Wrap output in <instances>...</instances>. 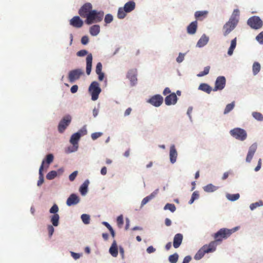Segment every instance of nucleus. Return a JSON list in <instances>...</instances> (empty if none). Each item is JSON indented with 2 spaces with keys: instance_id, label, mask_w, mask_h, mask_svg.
Listing matches in <instances>:
<instances>
[{
  "instance_id": "obj_1",
  "label": "nucleus",
  "mask_w": 263,
  "mask_h": 263,
  "mask_svg": "<svg viewBox=\"0 0 263 263\" xmlns=\"http://www.w3.org/2000/svg\"><path fill=\"white\" fill-rule=\"evenodd\" d=\"M238 229V227H235L232 229L222 228L214 234L213 237L215 240L219 244L222 242L223 239L228 238Z\"/></svg>"
},
{
  "instance_id": "obj_2",
  "label": "nucleus",
  "mask_w": 263,
  "mask_h": 263,
  "mask_svg": "<svg viewBox=\"0 0 263 263\" xmlns=\"http://www.w3.org/2000/svg\"><path fill=\"white\" fill-rule=\"evenodd\" d=\"M136 7V4L133 1H129L126 3L123 8L120 7L119 8L118 12V17L120 19L124 18L126 13H129L135 9Z\"/></svg>"
},
{
  "instance_id": "obj_3",
  "label": "nucleus",
  "mask_w": 263,
  "mask_h": 263,
  "mask_svg": "<svg viewBox=\"0 0 263 263\" xmlns=\"http://www.w3.org/2000/svg\"><path fill=\"white\" fill-rule=\"evenodd\" d=\"M104 13L103 12H98L97 10H92L88 14L86 20V23L90 25L94 23L101 22L103 17Z\"/></svg>"
},
{
  "instance_id": "obj_4",
  "label": "nucleus",
  "mask_w": 263,
  "mask_h": 263,
  "mask_svg": "<svg viewBox=\"0 0 263 263\" xmlns=\"http://www.w3.org/2000/svg\"><path fill=\"white\" fill-rule=\"evenodd\" d=\"M89 92L91 94V99L96 101L98 99L99 95L101 92L99 84L97 81L92 82L89 87Z\"/></svg>"
},
{
  "instance_id": "obj_5",
  "label": "nucleus",
  "mask_w": 263,
  "mask_h": 263,
  "mask_svg": "<svg viewBox=\"0 0 263 263\" xmlns=\"http://www.w3.org/2000/svg\"><path fill=\"white\" fill-rule=\"evenodd\" d=\"M237 24L238 22L233 18H230L229 20L223 26L222 32L223 35L224 36H227L234 29Z\"/></svg>"
},
{
  "instance_id": "obj_6",
  "label": "nucleus",
  "mask_w": 263,
  "mask_h": 263,
  "mask_svg": "<svg viewBox=\"0 0 263 263\" xmlns=\"http://www.w3.org/2000/svg\"><path fill=\"white\" fill-rule=\"evenodd\" d=\"M230 133L232 137L240 141H244L247 137L246 130L240 128H235L231 130Z\"/></svg>"
},
{
  "instance_id": "obj_7",
  "label": "nucleus",
  "mask_w": 263,
  "mask_h": 263,
  "mask_svg": "<svg viewBox=\"0 0 263 263\" xmlns=\"http://www.w3.org/2000/svg\"><path fill=\"white\" fill-rule=\"evenodd\" d=\"M248 25L254 29H258L262 27L263 22L259 17L253 16L249 18L247 21Z\"/></svg>"
},
{
  "instance_id": "obj_8",
  "label": "nucleus",
  "mask_w": 263,
  "mask_h": 263,
  "mask_svg": "<svg viewBox=\"0 0 263 263\" xmlns=\"http://www.w3.org/2000/svg\"><path fill=\"white\" fill-rule=\"evenodd\" d=\"M71 121V117L70 115L64 116L58 125L59 132L62 133L64 132L67 127L69 125Z\"/></svg>"
},
{
  "instance_id": "obj_9",
  "label": "nucleus",
  "mask_w": 263,
  "mask_h": 263,
  "mask_svg": "<svg viewBox=\"0 0 263 263\" xmlns=\"http://www.w3.org/2000/svg\"><path fill=\"white\" fill-rule=\"evenodd\" d=\"M92 5L89 3H85L79 10V14L82 17H86L92 10Z\"/></svg>"
},
{
  "instance_id": "obj_10",
  "label": "nucleus",
  "mask_w": 263,
  "mask_h": 263,
  "mask_svg": "<svg viewBox=\"0 0 263 263\" xmlns=\"http://www.w3.org/2000/svg\"><path fill=\"white\" fill-rule=\"evenodd\" d=\"M84 74L83 70L81 69H76L70 71L68 74V79L70 82H73L78 80Z\"/></svg>"
},
{
  "instance_id": "obj_11",
  "label": "nucleus",
  "mask_w": 263,
  "mask_h": 263,
  "mask_svg": "<svg viewBox=\"0 0 263 263\" xmlns=\"http://www.w3.org/2000/svg\"><path fill=\"white\" fill-rule=\"evenodd\" d=\"M163 98L160 95H156L152 97L148 102L155 107L160 106L163 103Z\"/></svg>"
},
{
  "instance_id": "obj_12",
  "label": "nucleus",
  "mask_w": 263,
  "mask_h": 263,
  "mask_svg": "<svg viewBox=\"0 0 263 263\" xmlns=\"http://www.w3.org/2000/svg\"><path fill=\"white\" fill-rule=\"evenodd\" d=\"M226 78L224 77L220 76L218 77L215 82V87L213 89L214 91H217L218 90H221L224 88L226 85Z\"/></svg>"
},
{
  "instance_id": "obj_13",
  "label": "nucleus",
  "mask_w": 263,
  "mask_h": 263,
  "mask_svg": "<svg viewBox=\"0 0 263 263\" xmlns=\"http://www.w3.org/2000/svg\"><path fill=\"white\" fill-rule=\"evenodd\" d=\"M178 98L174 92L167 96L165 98V103L167 105H174L177 103Z\"/></svg>"
},
{
  "instance_id": "obj_14",
  "label": "nucleus",
  "mask_w": 263,
  "mask_h": 263,
  "mask_svg": "<svg viewBox=\"0 0 263 263\" xmlns=\"http://www.w3.org/2000/svg\"><path fill=\"white\" fill-rule=\"evenodd\" d=\"M137 70L136 69H130L127 73V78L130 80L131 84L134 86L136 84L137 79Z\"/></svg>"
},
{
  "instance_id": "obj_15",
  "label": "nucleus",
  "mask_w": 263,
  "mask_h": 263,
  "mask_svg": "<svg viewBox=\"0 0 263 263\" xmlns=\"http://www.w3.org/2000/svg\"><path fill=\"white\" fill-rule=\"evenodd\" d=\"M70 25L75 28H81L83 25V21L78 16L73 17L69 21Z\"/></svg>"
},
{
  "instance_id": "obj_16",
  "label": "nucleus",
  "mask_w": 263,
  "mask_h": 263,
  "mask_svg": "<svg viewBox=\"0 0 263 263\" xmlns=\"http://www.w3.org/2000/svg\"><path fill=\"white\" fill-rule=\"evenodd\" d=\"M257 145L256 143L252 144L249 149V151L246 157V161L247 162H250L252 158L256 151Z\"/></svg>"
},
{
  "instance_id": "obj_17",
  "label": "nucleus",
  "mask_w": 263,
  "mask_h": 263,
  "mask_svg": "<svg viewBox=\"0 0 263 263\" xmlns=\"http://www.w3.org/2000/svg\"><path fill=\"white\" fill-rule=\"evenodd\" d=\"M79 201V197L76 194H72L67 199L66 204L68 206H71L77 204Z\"/></svg>"
},
{
  "instance_id": "obj_18",
  "label": "nucleus",
  "mask_w": 263,
  "mask_h": 263,
  "mask_svg": "<svg viewBox=\"0 0 263 263\" xmlns=\"http://www.w3.org/2000/svg\"><path fill=\"white\" fill-rule=\"evenodd\" d=\"M81 138V134L80 132H77L73 134L70 139V142L73 145L74 147H76L75 150L76 151L78 148V141Z\"/></svg>"
},
{
  "instance_id": "obj_19",
  "label": "nucleus",
  "mask_w": 263,
  "mask_h": 263,
  "mask_svg": "<svg viewBox=\"0 0 263 263\" xmlns=\"http://www.w3.org/2000/svg\"><path fill=\"white\" fill-rule=\"evenodd\" d=\"M218 244L219 243L214 240V241H212L209 245H204L203 247H205L204 249L208 253L215 251L216 250V247Z\"/></svg>"
},
{
  "instance_id": "obj_20",
  "label": "nucleus",
  "mask_w": 263,
  "mask_h": 263,
  "mask_svg": "<svg viewBox=\"0 0 263 263\" xmlns=\"http://www.w3.org/2000/svg\"><path fill=\"white\" fill-rule=\"evenodd\" d=\"M177 155V152L175 145H172L170 150V158L172 163H174L176 161Z\"/></svg>"
},
{
  "instance_id": "obj_21",
  "label": "nucleus",
  "mask_w": 263,
  "mask_h": 263,
  "mask_svg": "<svg viewBox=\"0 0 263 263\" xmlns=\"http://www.w3.org/2000/svg\"><path fill=\"white\" fill-rule=\"evenodd\" d=\"M86 72L88 75L90 74L92 67V55L91 53L87 55L86 57Z\"/></svg>"
},
{
  "instance_id": "obj_22",
  "label": "nucleus",
  "mask_w": 263,
  "mask_h": 263,
  "mask_svg": "<svg viewBox=\"0 0 263 263\" xmlns=\"http://www.w3.org/2000/svg\"><path fill=\"white\" fill-rule=\"evenodd\" d=\"M183 236L181 234L178 233L174 237L173 246L175 248H178L182 243Z\"/></svg>"
},
{
  "instance_id": "obj_23",
  "label": "nucleus",
  "mask_w": 263,
  "mask_h": 263,
  "mask_svg": "<svg viewBox=\"0 0 263 263\" xmlns=\"http://www.w3.org/2000/svg\"><path fill=\"white\" fill-rule=\"evenodd\" d=\"M158 192V189L156 190L155 191H154L153 193H152L149 195L146 196V197L144 198L143 200H142L141 206H143L145 204H146L148 201H149L153 199L156 195L157 194Z\"/></svg>"
},
{
  "instance_id": "obj_24",
  "label": "nucleus",
  "mask_w": 263,
  "mask_h": 263,
  "mask_svg": "<svg viewBox=\"0 0 263 263\" xmlns=\"http://www.w3.org/2000/svg\"><path fill=\"white\" fill-rule=\"evenodd\" d=\"M197 29V22H192L187 27V32L190 34L195 33Z\"/></svg>"
},
{
  "instance_id": "obj_25",
  "label": "nucleus",
  "mask_w": 263,
  "mask_h": 263,
  "mask_svg": "<svg viewBox=\"0 0 263 263\" xmlns=\"http://www.w3.org/2000/svg\"><path fill=\"white\" fill-rule=\"evenodd\" d=\"M109 252L113 257H117L118 254V247L116 241L114 240L109 248Z\"/></svg>"
},
{
  "instance_id": "obj_26",
  "label": "nucleus",
  "mask_w": 263,
  "mask_h": 263,
  "mask_svg": "<svg viewBox=\"0 0 263 263\" xmlns=\"http://www.w3.org/2000/svg\"><path fill=\"white\" fill-rule=\"evenodd\" d=\"M45 165V161L43 160L42 164L39 169V179L37 181V185H41L44 182V175L43 173L44 167Z\"/></svg>"
},
{
  "instance_id": "obj_27",
  "label": "nucleus",
  "mask_w": 263,
  "mask_h": 263,
  "mask_svg": "<svg viewBox=\"0 0 263 263\" xmlns=\"http://www.w3.org/2000/svg\"><path fill=\"white\" fill-rule=\"evenodd\" d=\"M207 11H198L195 13V17L199 20H202L207 16Z\"/></svg>"
},
{
  "instance_id": "obj_28",
  "label": "nucleus",
  "mask_w": 263,
  "mask_h": 263,
  "mask_svg": "<svg viewBox=\"0 0 263 263\" xmlns=\"http://www.w3.org/2000/svg\"><path fill=\"white\" fill-rule=\"evenodd\" d=\"M209 41V37L205 35H203L199 40L197 43V46L199 47H202L205 46Z\"/></svg>"
},
{
  "instance_id": "obj_29",
  "label": "nucleus",
  "mask_w": 263,
  "mask_h": 263,
  "mask_svg": "<svg viewBox=\"0 0 263 263\" xmlns=\"http://www.w3.org/2000/svg\"><path fill=\"white\" fill-rule=\"evenodd\" d=\"M205 247H202L200 248L194 256V258L196 260H199L202 258L205 253H208L204 249Z\"/></svg>"
},
{
  "instance_id": "obj_30",
  "label": "nucleus",
  "mask_w": 263,
  "mask_h": 263,
  "mask_svg": "<svg viewBox=\"0 0 263 263\" xmlns=\"http://www.w3.org/2000/svg\"><path fill=\"white\" fill-rule=\"evenodd\" d=\"M198 89L208 93H210L212 90V87L206 83H201L199 85Z\"/></svg>"
},
{
  "instance_id": "obj_31",
  "label": "nucleus",
  "mask_w": 263,
  "mask_h": 263,
  "mask_svg": "<svg viewBox=\"0 0 263 263\" xmlns=\"http://www.w3.org/2000/svg\"><path fill=\"white\" fill-rule=\"evenodd\" d=\"M100 28L99 25H95L92 26L89 29L90 34L92 36H96L100 32Z\"/></svg>"
},
{
  "instance_id": "obj_32",
  "label": "nucleus",
  "mask_w": 263,
  "mask_h": 263,
  "mask_svg": "<svg viewBox=\"0 0 263 263\" xmlns=\"http://www.w3.org/2000/svg\"><path fill=\"white\" fill-rule=\"evenodd\" d=\"M218 187L217 186H216L213 185L212 184L210 183L204 186L203 187V189L205 192L210 193L216 191L218 189Z\"/></svg>"
},
{
  "instance_id": "obj_33",
  "label": "nucleus",
  "mask_w": 263,
  "mask_h": 263,
  "mask_svg": "<svg viewBox=\"0 0 263 263\" xmlns=\"http://www.w3.org/2000/svg\"><path fill=\"white\" fill-rule=\"evenodd\" d=\"M236 41H237L236 37H235L234 39H233L231 41V45H230V47H229V48L228 49V54L229 55H232V54L233 53V51H234V50L236 48Z\"/></svg>"
},
{
  "instance_id": "obj_34",
  "label": "nucleus",
  "mask_w": 263,
  "mask_h": 263,
  "mask_svg": "<svg viewBox=\"0 0 263 263\" xmlns=\"http://www.w3.org/2000/svg\"><path fill=\"white\" fill-rule=\"evenodd\" d=\"M60 216L59 214H53L51 217V222L53 226L57 227L59 223Z\"/></svg>"
},
{
  "instance_id": "obj_35",
  "label": "nucleus",
  "mask_w": 263,
  "mask_h": 263,
  "mask_svg": "<svg viewBox=\"0 0 263 263\" xmlns=\"http://www.w3.org/2000/svg\"><path fill=\"white\" fill-rule=\"evenodd\" d=\"M252 70L254 75H256L260 70V64L256 62H254L253 65Z\"/></svg>"
},
{
  "instance_id": "obj_36",
  "label": "nucleus",
  "mask_w": 263,
  "mask_h": 263,
  "mask_svg": "<svg viewBox=\"0 0 263 263\" xmlns=\"http://www.w3.org/2000/svg\"><path fill=\"white\" fill-rule=\"evenodd\" d=\"M240 197V195L238 193L235 194H227L226 195V197L227 199L230 201H235L239 199Z\"/></svg>"
},
{
  "instance_id": "obj_37",
  "label": "nucleus",
  "mask_w": 263,
  "mask_h": 263,
  "mask_svg": "<svg viewBox=\"0 0 263 263\" xmlns=\"http://www.w3.org/2000/svg\"><path fill=\"white\" fill-rule=\"evenodd\" d=\"M199 198V192L197 191L194 192L192 195L191 199L189 201V203L190 204H192L195 200L198 199Z\"/></svg>"
},
{
  "instance_id": "obj_38",
  "label": "nucleus",
  "mask_w": 263,
  "mask_h": 263,
  "mask_svg": "<svg viewBox=\"0 0 263 263\" xmlns=\"http://www.w3.org/2000/svg\"><path fill=\"white\" fill-rule=\"evenodd\" d=\"M235 106V103L234 102H232L231 103L228 104L224 110L223 114H227L229 112H230L234 107Z\"/></svg>"
},
{
  "instance_id": "obj_39",
  "label": "nucleus",
  "mask_w": 263,
  "mask_h": 263,
  "mask_svg": "<svg viewBox=\"0 0 263 263\" xmlns=\"http://www.w3.org/2000/svg\"><path fill=\"white\" fill-rule=\"evenodd\" d=\"M45 161V163H47L46 167L48 168L49 165L53 162V156L52 154H50L46 156V160H44Z\"/></svg>"
},
{
  "instance_id": "obj_40",
  "label": "nucleus",
  "mask_w": 263,
  "mask_h": 263,
  "mask_svg": "<svg viewBox=\"0 0 263 263\" xmlns=\"http://www.w3.org/2000/svg\"><path fill=\"white\" fill-rule=\"evenodd\" d=\"M164 210H168L172 212H174L176 210V208L175 204H174L167 203L164 206Z\"/></svg>"
},
{
  "instance_id": "obj_41",
  "label": "nucleus",
  "mask_w": 263,
  "mask_h": 263,
  "mask_svg": "<svg viewBox=\"0 0 263 263\" xmlns=\"http://www.w3.org/2000/svg\"><path fill=\"white\" fill-rule=\"evenodd\" d=\"M88 185L84 182L80 187V192L82 195H85L87 192Z\"/></svg>"
},
{
  "instance_id": "obj_42",
  "label": "nucleus",
  "mask_w": 263,
  "mask_h": 263,
  "mask_svg": "<svg viewBox=\"0 0 263 263\" xmlns=\"http://www.w3.org/2000/svg\"><path fill=\"white\" fill-rule=\"evenodd\" d=\"M178 259V255L175 253L169 256L168 260L171 263H176Z\"/></svg>"
},
{
  "instance_id": "obj_43",
  "label": "nucleus",
  "mask_w": 263,
  "mask_h": 263,
  "mask_svg": "<svg viewBox=\"0 0 263 263\" xmlns=\"http://www.w3.org/2000/svg\"><path fill=\"white\" fill-rule=\"evenodd\" d=\"M252 116L258 121H262L263 120V116L260 112H253Z\"/></svg>"
},
{
  "instance_id": "obj_44",
  "label": "nucleus",
  "mask_w": 263,
  "mask_h": 263,
  "mask_svg": "<svg viewBox=\"0 0 263 263\" xmlns=\"http://www.w3.org/2000/svg\"><path fill=\"white\" fill-rule=\"evenodd\" d=\"M57 176V172L55 171L49 172L46 175V178L48 180L53 179Z\"/></svg>"
},
{
  "instance_id": "obj_45",
  "label": "nucleus",
  "mask_w": 263,
  "mask_h": 263,
  "mask_svg": "<svg viewBox=\"0 0 263 263\" xmlns=\"http://www.w3.org/2000/svg\"><path fill=\"white\" fill-rule=\"evenodd\" d=\"M210 69V67L209 66L205 67L203 71L200 72L197 74V76L199 77H203L204 76L208 74L209 73Z\"/></svg>"
},
{
  "instance_id": "obj_46",
  "label": "nucleus",
  "mask_w": 263,
  "mask_h": 263,
  "mask_svg": "<svg viewBox=\"0 0 263 263\" xmlns=\"http://www.w3.org/2000/svg\"><path fill=\"white\" fill-rule=\"evenodd\" d=\"M263 205V202L261 200L255 203H253L250 204V208L251 210H254L257 207L262 206Z\"/></svg>"
},
{
  "instance_id": "obj_47",
  "label": "nucleus",
  "mask_w": 263,
  "mask_h": 263,
  "mask_svg": "<svg viewBox=\"0 0 263 263\" xmlns=\"http://www.w3.org/2000/svg\"><path fill=\"white\" fill-rule=\"evenodd\" d=\"M81 219L85 224H88L90 222V216L87 214H82L81 215Z\"/></svg>"
},
{
  "instance_id": "obj_48",
  "label": "nucleus",
  "mask_w": 263,
  "mask_h": 263,
  "mask_svg": "<svg viewBox=\"0 0 263 263\" xmlns=\"http://www.w3.org/2000/svg\"><path fill=\"white\" fill-rule=\"evenodd\" d=\"M239 15V11L238 9H235L230 18H233L238 23V16Z\"/></svg>"
},
{
  "instance_id": "obj_49",
  "label": "nucleus",
  "mask_w": 263,
  "mask_h": 263,
  "mask_svg": "<svg viewBox=\"0 0 263 263\" xmlns=\"http://www.w3.org/2000/svg\"><path fill=\"white\" fill-rule=\"evenodd\" d=\"M58 211L59 207L56 204H54L49 210V212L53 214H58L57 212Z\"/></svg>"
},
{
  "instance_id": "obj_50",
  "label": "nucleus",
  "mask_w": 263,
  "mask_h": 263,
  "mask_svg": "<svg viewBox=\"0 0 263 263\" xmlns=\"http://www.w3.org/2000/svg\"><path fill=\"white\" fill-rule=\"evenodd\" d=\"M103 135V133L101 132L93 133L91 135V139L93 140H95L98 138L100 137Z\"/></svg>"
},
{
  "instance_id": "obj_51",
  "label": "nucleus",
  "mask_w": 263,
  "mask_h": 263,
  "mask_svg": "<svg viewBox=\"0 0 263 263\" xmlns=\"http://www.w3.org/2000/svg\"><path fill=\"white\" fill-rule=\"evenodd\" d=\"M113 17L110 14H107L105 15L104 21L106 24L111 23L112 21Z\"/></svg>"
},
{
  "instance_id": "obj_52",
  "label": "nucleus",
  "mask_w": 263,
  "mask_h": 263,
  "mask_svg": "<svg viewBox=\"0 0 263 263\" xmlns=\"http://www.w3.org/2000/svg\"><path fill=\"white\" fill-rule=\"evenodd\" d=\"M256 39L259 43L263 44V31L261 32L257 35Z\"/></svg>"
},
{
  "instance_id": "obj_53",
  "label": "nucleus",
  "mask_w": 263,
  "mask_h": 263,
  "mask_svg": "<svg viewBox=\"0 0 263 263\" xmlns=\"http://www.w3.org/2000/svg\"><path fill=\"white\" fill-rule=\"evenodd\" d=\"M117 222L118 225L120 227H122V226L123 224V216L122 215H120L119 216H118L117 217Z\"/></svg>"
},
{
  "instance_id": "obj_54",
  "label": "nucleus",
  "mask_w": 263,
  "mask_h": 263,
  "mask_svg": "<svg viewBox=\"0 0 263 263\" xmlns=\"http://www.w3.org/2000/svg\"><path fill=\"white\" fill-rule=\"evenodd\" d=\"M102 65L101 62H99L97 63L96 67V73L102 72Z\"/></svg>"
},
{
  "instance_id": "obj_55",
  "label": "nucleus",
  "mask_w": 263,
  "mask_h": 263,
  "mask_svg": "<svg viewBox=\"0 0 263 263\" xmlns=\"http://www.w3.org/2000/svg\"><path fill=\"white\" fill-rule=\"evenodd\" d=\"M87 53H88L87 51L83 49V50H81L79 51L77 53V55L78 57H84V56L87 55Z\"/></svg>"
},
{
  "instance_id": "obj_56",
  "label": "nucleus",
  "mask_w": 263,
  "mask_h": 263,
  "mask_svg": "<svg viewBox=\"0 0 263 263\" xmlns=\"http://www.w3.org/2000/svg\"><path fill=\"white\" fill-rule=\"evenodd\" d=\"M48 233H49V237H51L54 231V229L51 225H49L47 227Z\"/></svg>"
},
{
  "instance_id": "obj_57",
  "label": "nucleus",
  "mask_w": 263,
  "mask_h": 263,
  "mask_svg": "<svg viewBox=\"0 0 263 263\" xmlns=\"http://www.w3.org/2000/svg\"><path fill=\"white\" fill-rule=\"evenodd\" d=\"M78 175V171H74L69 176V179L71 181H73Z\"/></svg>"
},
{
  "instance_id": "obj_58",
  "label": "nucleus",
  "mask_w": 263,
  "mask_h": 263,
  "mask_svg": "<svg viewBox=\"0 0 263 263\" xmlns=\"http://www.w3.org/2000/svg\"><path fill=\"white\" fill-rule=\"evenodd\" d=\"M231 174H232V172L231 171H229L228 172H226L224 173V174L221 178L222 180H224L227 179L228 178L229 176Z\"/></svg>"
},
{
  "instance_id": "obj_59",
  "label": "nucleus",
  "mask_w": 263,
  "mask_h": 263,
  "mask_svg": "<svg viewBox=\"0 0 263 263\" xmlns=\"http://www.w3.org/2000/svg\"><path fill=\"white\" fill-rule=\"evenodd\" d=\"M184 58V55L183 54H182L181 53H180L179 54L178 57L176 59V61L178 63H180L183 61Z\"/></svg>"
},
{
  "instance_id": "obj_60",
  "label": "nucleus",
  "mask_w": 263,
  "mask_h": 263,
  "mask_svg": "<svg viewBox=\"0 0 263 263\" xmlns=\"http://www.w3.org/2000/svg\"><path fill=\"white\" fill-rule=\"evenodd\" d=\"M89 41V39L87 36H83L81 39V43L83 45H86Z\"/></svg>"
},
{
  "instance_id": "obj_61",
  "label": "nucleus",
  "mask_w": 263,
  "mask_h": 263,
  "mask_svg": "<svg viewBox=\"0 0 263 263\" xmlns=\"http://www.w3.org/2000/svg\"><path fill=\"white\" fill-rule=\"evenodd\" d=\"M78 86L77 85H73L71 87L70 91H71V93H76L78 91Z\"/></svg>"
},
{
  "instance_id": "obj_62",
  "label": "nucleus",
  "mask_w": 263,
  "mask_h": 263,
  "mask_svg": "<svg viewBox=\"0 0 263 263\" xmlns=\"http://www.w3.org/2000/svg\"><path fill=\"white\" fill-rule=\"evenodd\" d=\"M155 251L156 249L153 246H149L146 249L147 252L149 254L154 252Z\"/></svg>"
},
{
  "instance_id": "obj_63",
  "label": "nucleus",
  "mask_w": 263,
  "mask_h": 263,
  "mask_svg": "<svg viewBox=\"0 0 263 263\" xmlns=\"http://www.w3.org/2000/svg\"><path fill=\"white\" fill-rule=\"evenodd\" d=\"M192 259L191 256H186L184 257L182 263H189Z\"/></svg>"
},
{
  "instance_id": "obj_64",
  "label": "nucleus",
  "mask_w": 263,
  "mask_h": 263,
  "mask_svg": "<svg viewBox=\"0 0 263 263\" xmlns=\"http://www.w3.org/2000/svg\"><path fill=\"white\" fill-rule=\"evenodd\" d=\"M97 74L98 75V80L100 81H103L104 78V73L103 72H100Z\"/></svg>"
}]
</instances>
